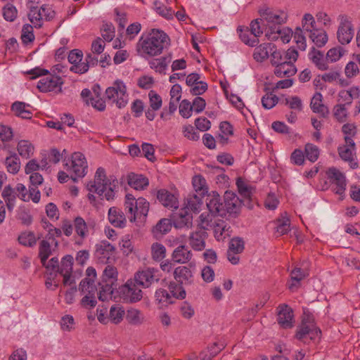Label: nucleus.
Returning a JSON list of instances; mask_svg holds the SVG:
<instances>
[{
	"mask_svg": "<svg viewBox=\"0 0 360 360\" xmlns=\"http://www.w3.org/2000/svg\"><path fill=\"white\" fill-rule=\"evenodd\" d=\"M168 36L162 30L153 29L147 34H143L138 46L143 53L148 56H155L162 53L169 44Z\"/></svg>",
	"mask_w": 360,
	"mask_h": 360,
	"instance_id": "nucleus-1",
	"label": "nucleus"
},
{
	"mask_svg": "<svg viewBox=\"0 0 360 360\" xmlns=\"http://www.w3.org/2000/svg\"><path fill=\"white\" fill-rule=\"evenodd\" d=\"M116 183L115 178L112 176L108 178L105 169L99 167L96 172L94 180L89 181L86 188L89 192L103 195L107 200H112L115 196Z\"/></svg>",
	"mask_w": 360,
	"mask_h": 360,
	"instance_id": "nucleus-2",
	"label": "nucleus"
},
{
	"mask_svg": "<svg viewBox=\"0 0 360 360\" xmlns=\"http://www.w3.org/2000/svg\"><path fill=\"white\" fill-rule=\"evenodd\" d=\"M124 209L130 221H134L137 217H146L149 211V202L143 198L136 199L131 194L125 196Z\"/></svg>",
	"mask_w": 360,
	"mask_h": 360,
	"instance_id": "nucleus-3",
	"label": "nucleus"
},
{
	"mask_svg": "<svg viewBox=\"0 0 360 360\" xmlns=\"http://www.w3.org/2000/svg\"><path fill=\"white\" fill-rule=\"evenodd\" d=\"M321 330L314 322V318L309 314H304L302 323L298 326L295 337L297 339L306 342L308 339L315 340L319 338Z\"/></svg>",
	"mask_w": 360,
	"mask_h": 360,
	"instance_id": "nucleus-4",
	"label": "nucleus"
},
{
	"mask_svg": "<svg viewBox=\"0 0 360 360\" xmlns=\"http://www.w3.org/2000/svg\"><path fill=\"white\" fill-rule=\"evenodd\" d=\"M106 99L115 103L118 108L126 106L128 103V94L124 84L120 81H115L112 86L105 90Z\"/></svg>",
	"mask_w": 360,
	"mask_h": 360,
	"instance_id": "nucleus-5",
	"label": "nucleus"
},
{
	"mask_svg": "<svg viewBox=\"0 0 360 360\" xmlns=\"http://www.w3.org/2000/svg\"><path fill=\"white\" fill-rule=\"evenodd\" d=\"M87 167L86 158L79 152H75L72 155L70 165L68 163L65 165V169L74 181H76L77 178L83 177L86 175Z\"/></svg>",
	"mask_w": 360,
	"mask_h": 360,
	"instance_id": "nucleus-6",
	"label": "nucleus"
},
{
	"mask_svg": "<svg viewBox=\"0 0 360 360\" xmlns=\"http://www.w3.org/2000/svg\"><path fill=\"white\" fill-rule=\"evenodd\" d=\"M139 287L135 281L128 280L124 285L118 288L119 295L126 302H136L143 297Z\"/></svg>",
	"mask_w": 360,
	"mask_h": 360,
	"instance_id": "nucleus-7",
	"label": "nucleus"
},
{
	"mask_svg": "<svg viewBox=\"0 0 360 360\" xmlns=\"http://www.w3.org/2000/svg\"><path fill=\"white\" fill-rule=\"evenodd\" d=\"M262 19L266 22V31L274 30L275 27L281 26L285 22L287 15L280 11H274L270 8L262 10L260 11Z\"/></svg>",
	"mask_w": 360,
	"mask_h": 360,
	"instance_id": "nucleus-8",
	"label": "nucleus"
},
{
	"mask_svg": "<svg viewBox=\"0 0 360 360\" xmlns=\"http://www.w3.org/2000/svg\"><path fill=\"white\" fill-rule=\"evenodd\" d=\"M328 179L333 185V191L342 195L346 190V178L343 173L335 167H330L327 172Z\"/></svg>",
	"mask_w": 360,
	"mask_h": 360,
	"instance_id": "nucleus-9",
	"label": "nucleus"
},
{
	"mask_svg": "<svg viewBox=\"0 0 360 360\" xmlns=\"http://www.w3.org/2000/svg\"><path fill=\"white\" fill-rule=\"evenodd\" d=\"M160 278L159 271L154 268H147L145 270L138 271L133 281L143 288H149L154 282H158Z\"/></svg>",
	"mask_w": 360,
	"mask_h": 360,
	"instance_id": "nucleus-10",
	"label": "nucleus"
},
{
	"mask_svg": "<svg viewBox=\"0 0 360 360\" xmlns=\"http://www.w3.org/2000/svg\"><path fill=\"white\" fill-rule=\"evenodd\" d=\"M340 25L337 32V38L341 44H349L354 37L353 26L348 17L340 16Z\"/></svg>",
	"mask_w": 360,
	"mask_h": 360,
	"instance_id": "nucleus-11",
	"label": "nucleus"
},
{
	"mask_svg": "<svg viewBox=\"0 0 360 360\" xmlns=\"http://www.w3.org/2000/svg\"><path fill=\"white\" fill-rule=\"evenodd\" d=\"M96 255L101 262L108 263L114 256L115 248L107 240H102L96 245Z\"/></svg>",
	"mask_w": 360,
	"mask_h": 360,
	"instance_id": "nucleus-12",
	"label": "nucleus"
},
{
	"mask_svg": "<svg viewBox=\"0 0 360 360\" xmlns=\"http://www.w3.org/2000/svg\"><path fill=\"white\" fill-rule=\"evenodd\" d=\"M243 200H240L237 195L231 191H226L224 195V208H225V214H236L240 210V207Z\"/></svg>",
	"mask_w": 360,
	"mask_h": 360,
	"instance_id": "nucleus-13",
	"label": "nucleus"
},
{
	"mask_svg": "<svg viewBox=\"0 0 360 360\" xmlns=\"http://www.w3.org/2000/svg\"><path fill=\"white\" fill-rule=\"evenodd\" d=\"M206 204L210 213L212 216L225 215V208L224 203L221 202V198L217 193L213 192L212 195H207Z\"/></svg>",
	"mask_w": 360,
	"mask_h": 360,
	"instance_id": "nucleus-14",
	"label": "nucleus"
},
{
	"mask_svg": "<svg viewBox=\"0 0 360 360\" xmlns=\"http://www.w3.org/2000/svg\"><path fill=\"white\" fill-rule=\"evenodd\" d=\"M207 233L202 229H196L194 232L190 234L188 238L189 245L196 251H201L205 248V239Z\"/></svg>",
	"mask_w": 360,
	"mask_h": 360,
	"instance_id": "nucleus-15",
	"label": "nucleus"
},
{
	"mask_svg": "<svg viewBox=\"0 0 360 360\" xmlns=\"http://www.w3.org/2000/svg\"><path fill=\"white\" fill-rule=\"evenodd\" d=\"M293 32L291 29L288 27H283L281 26L275 27L274 30L266 32V37L269 40L274 41L281 38L283 43H288L290 41L292 37Z\"/></svg>",
	"mask_w": 360,
	"mask_h": 360,
	"instance_id": "nucleus-16",
	"label": "nucleus"
},
{
	"mask_svg": "<svg viewBox=\"0 0 360 360\" xmlns=\"http://www.w3.org/2000/svg\"><path fill=\"white\" fill-rule=\"evenodd\" d=\"M293 311L287 305L279 307L277 321L278 324L283 328H290L293 326Z\"/></svg>",
	"mask_w": 360,
	"mask_h": 360,
	"instance_id": "nucleus-17",
	"label": "nucleus"
},
{
	"mask_svg": "<svg viewBox=\"0 0 360 360\" xmlns=\"http://www.w3.org/2000/svg\"><path fill=\"white\" fill-rule=\"evenodd\" d=\"M173 223L176 229H188L193 226V216L186 209H181L179 213L174 217Z\"/></svg>",
	"mask_w": 360,
	"mask_h": 360,
	"instance_id": "nucleus-18",
	"label": "nucleus"
},
{
	"mask_svg": "<svg viewBox=\"0 0 360 360\" xmlns=\"http://www.w3.org/2000/svg\"><path fill=\"white\" fill-rule=\"evenodd\" d=\"M157 198L165 207L176 209L179 206L177 198L166 189H160L157 192Z\"/></svg>",
	"mask_w": 360,
	"mask_h": 360,
	"instance_id": "nucleus-19",
	"label": "nucleus"
},
{
	"mask_svg": "<svg viewBox=\"0 0 360 360\" xmlns=\"http://www.w3.org/2000/svg\"><path fill=\"white\" fill-rule=\"evenodd\" d=\"M60 84L62 82L60 77L49 75L38 82L37 88L41 92H48L54 91Z\"/></svg>",
	"mask_w": 360,
	"mask_h": 360,
	"instance_id": "nucleus-20",
	"label": "nucleus"
},
{
	"mask_svg": "<svg viewBox=\"0 0 360 360\" xmlns=\"http://www.w3.org/2000/svg\"><path fill=\"white\" fill-rule=\"evenodd\" d=\"M340 158L348 162L351 169H354L359 167V163L356 160L355 150L348 146H339L338 148Z\"/></svg>",
	"mask_w": 360,
	"mask_h": 360,
	"instance_id": "nucleus-21",
	"label": "nucleus"
},
{
	"mask_svg": "<svg viewBox=\"0 0 360 360\" xmlns=\"http://www.w3.org/2000/svg\"><path fill=\"white\" fill-rule=\"evenodd\" d=\"M108 220L115 227H124L127 220L123 212L116 207H112L108 211Z\"/></svg>",
	"mask_w": 360,
	"mask_h": 360,
	"instance_id": "nucleus-22",
	"label": "nucleus"
},
{
	"mask_svg": "<svg viewBox=\"0 0 360 360\" xmlns=\"http://www.w3.org/2000/svg\"><path fill=\"white\" fill-rule=\"evenodd\" d=\"M192 257L191 251L185 245H179L175 248L172 255L173 261L179 264H185L189 262Z\"/></svg>",
	"mask_w": 360,
	"mask_h": 360,
	"instance_id": "nucleus-23",
	"label": "nucleus"
},
{
	"mask_svg": "<svg viewBox=\"0 0 360 360\" xmlns=\"http://www.w3.org/2000/svg\"><path fill=\"white\" fill-rule=\"evenodd\" d=\"M116 284L112 283V281H102L98 283V289H97L98 299L101 301H106L112 297L114 289L116 288Z\"/></svg>",
	"mask_w": 360,
	"mask_h": 360,
	"instance_id": "nucleus-24",
	"label": "nucleus"
},
{
	"mask_svg": "<svg viewBox=\"0 0 360 360\" xmlns=\"http://www.w3.org/2000/svg\"><path fill=\"white\" fill-rule=\"evenodd\" d=\"M297 72V69L292 63L284 60L282 63L276 65L274 72L278 77H290L293 76Z\"/></svg>",
	"mask_w": 360,
	"mask_h": 360,
	"instance_id": "nucleus-25",
	"label": "nucleus"
},
{
	"mask_svg": "<svg viewBox=\"0 0 360 360\" xmlns=\"http://www.w3.org/2000/svg\"><path fill=\"white\" fill-rule=\"evenodd\" d=\"M129 186L135 190H143L148 186V179L141 174L130 173L127 176Z\"/></svg>",
	"mask_w": 360,
	"mask_h": 360,
	"instance_id": "nucleus-26",
	"label": "nucleus"
},
{
	"mask_svg": "<svg viewBox=\"0 0 360 360\" xmlns=\"http://www.w3.org/2000/svg\"><path fill=\"white\" fill-rule=\"evenodd\" d=\"M202 197L201 194L198 195L195 193H190L185 199V207L186 210H189L193 212H198L202 205Z\"/></svg>",
	"mask_w": 360,
	"mask_h": 360,
	"instance_id": "nucleus-27",
	"label": "nucleus"
},
{
	"mask_svg": "<svg viewBox=\"0 0 360 360\" xmlns=\"http://www.w3.org/2000/svg\"><path fill=\"white\" fill-rule=\"evenodd\" d=\"M275 49L271 43H264L255 49L253 58L257 62H262L269 58V52Z\"/></svg>",
	"mask_w": 360,
	"mask_h": 360,
	"instance_id": "nucleus-28",
	"label": "nucleus"
},
{
	"mask_svg": "<svg viewBox=\"0 0 360 360\" xmlns=\"http://www.w3.org/2000/svg\"><path fill=\"white\" fill-rule=\"evenodd\" d=\"M85 60V63H82L79 64V65H72L70 70L75 73L83 74L88 71L90 66H95L98 62L97 57L93 56L91 53L86 55Z\"/></svg>",
	"mask_w": 360,
	"mask_h": 360,
	"instance_id": "nucleus-29",
	"label": "nucleus"
},
{
	"mask_svg": "<svg viewBox=\"0 0 360 360\" xmlns=\"http://www.w3.org/2000/svg\"><path fill=\"white\" fill-rule=\"evenodd\" d=\"M308 272L305 269L295 267L290 273L291 281L288 284V288L291 291L297 290L300 286V282L308 276Z\"/></svg>",
	"mask_w": 360,
	"mask_h": 360,
	"instance_id": "nucleus-30",
	"label": "nucleus"
},
{
	"mask_svg": "<svg viewBox=\"0 0 360 360\" xmlns=\"http://www.w3.org/2000/svg\"><path fill=\"white\" fill-rule=\"evenodd\" d=\"M86 272V277L80 282L79 290L80 291H85L90 288V291L94 292V288H96L94 285V279L96 276V270L92 267H89Z\"/></svg>",
	"mask_w": 360,
	"mask_h": 360,
	"instance_id": "nucleus-31",
	"label": "nucleus"
},
{
	"mask_svg": "<svg viewBox=\"0 0 360 360\" xmlns=\"http://www.w3.org/2000/svg\"><path fill=\"white\" fill-rule=\"evenodd\" d=\"M155 302L158 308L162 309L172 304L174 300L167 290L160 288L155 292Z\"/></svg>",
	"mask_w": 360,
	"mask_h": 360,
	"instance_id": "nucleus-32",
	"label": "nucleus"
},
{
	"mask_svg": "<svg viewBox=\"0 0 360 360\" xmlns=\"http://www.w3.org/2000/svg\"><path fill=\"white\" fill-rule=\"evenodd\" d=\"M213 229L214 237L217 240H222L226 237L229 236L230 226L222 219H218L214 222Z\"/></svg>",
	"mask_w": 360,
	"mask_h": 360,
	"instance_id": "nucleus-33",
	"label": "nucleus"
},
{
	"mask_svg": "<svg viewBox=\"0 0 360 360\" xmlns=\"http://www.w3.org/2000/svg\"><path fill=\"white\" fill-rule=\"evenodd\" d=\"M174 276L179 283H189L191 282L193 275L190 269L181 266L174 269Z\"/></svg>",
	"mask_w": 360,
	"mask_h": 360,
	"instance_id": "nucleus-34",
	"label": "nucleus"
},
{
	"mask_svg": "<svg viewBox=\"0 0 360 360\" xmlns=\"http://www.w3.org/2000/svg\"><path fill=\"white\" fill-rule=\"evenodd\" d=\"M323 96L319 92H316L311 100L310 106L314 112L321 113L323 115L328 112L327 108L323 104Z\"/></svg>",
	"mask_w": 360,
	"mask_h": 360,
	"instance_id": "nucleus-35",
	"label": "nucleus"
},
{
	"mask_svg": "<svg viewBox=\"0 0 360 360\" xmlns=\"http://www.w3.org/2000/svg\"><path fill=\"white\" fill-rule=\"evenodd\" d=\"M17 150L22 158L28 159L34 154V147L29 141L21 140L17 145Z\"/></svg>",
	"mask_w": 360,
	"mask_h": 360,
	"instance_id": "nucleus-36",
	"label": "nucleus"
},
{
	"mask_svg": "<svg viewBox=\"0 0 360 360\" xmlns=\"http://www.w3.org/2000/svg\"><path fill=\"white\" fill-rule=\"evenodd\" d=\"M309 32V38L311 41L315 44V45L318 47H322L324 46L328 41V36L326 32L323 30H319L317 29H314Z\"/></svg>",
	"mask_w": 360,
	"mask_h": 360,
	"instance_id": "nucleus-37",
	"label": "nucleus"
},
{
	"mask_svg": "<svg viewBox=\"0 0 360 360\" xmlns=\"http://www.w3.org/2000/svg\"><path fill=\"white\" fill-rule=\"evenodd\" d=\"M237 32L239 33V37L241 41L250 46H255L259 43V39L252 37H250V30L248 27H238L237 28Z\"/></svg>",
	"mask_w": 360,
	"mask_h": 360,
	"instance_id": "nucleus-38",
	"label": "nucleus"
},
{
	"mask_svg": "<svg viewBox=\"0 0 360 360\" xmlns=\"http://www.w3.org/2000/svg\"><path fill=\"white\" fill-rule=\"evenodd\" d=\"M41 12V7L40 8L34 6H30V7L28 18L35 27H41L42 25L43 16Z\"/></svg>",
	"mask_w": 360,
	"mask_h": 360,
	"instance_id": "nucleus-39",
	"label": "nucleus"
},
{
	"mask_svg": "<svg viewBox=\"0 0 360 360\" xmlns=\"http://www.w3.org/2000/svg\"><path fill=\"white\" fill-rule=\"evenodd\" d=\"M38 239H39V237L37 238L32 231L22 232L18 238L19 243L26 247L34 246Z\"/></svg>",
	"mask_w": 360,
	"mask_h": 360,
	"instance_id": "nucleus-40",
	"label": "nucleus"
},
{
	"mask_svg": "<svg viewBox=\"0 0 360 360\" xmlns=\"http://www.w3.org/2000/svg\"><path fill=\"white\" fill-rule=\"evenodd\" d=\"M2 196L5 200L8 210H12L15 206L17 194L15 189L10 186H6L3 190Z\"/></svg>",
	"mask_w": 360,
	"mask_h": 360,
	"instance_id": "nucleus-41",
	"label": "nucleus"
},
{
	"mask_svg": "<svg viewBox=\"0 0 360 360\" xmlns=\"http://www.w3.org/2000/svg\"><path fill=\"white\" fill-rule=\"evenodd\" d=\"M52 254L51 248L49 242L42 240L39 245V257L42 265H45L46 260Z\"/></svg>",
	"mask_w": 360,
	"mask_h": 360,
	"instance_id": "nucleus-42",
	"label": "nucleus"
},
{
	"mask_svg": "<svg viewBox=\"0 0 360 360\" xmlns=\"http://www.w3.org/2000/svg\"><path fill=\"white\" fill-rule=\"evenodd\" d=\"M170 62L169 57H160L159 58L152 59L149 61L150 67L160 73H165L168 63Z\"/></svg>",
	"mask_w": 360,
	"mask_h": 360,
	"instance_id": "nucleus-43",
	"label": "nucleus"
},
{
	"mask_svg": "<svg viewBox=\"0 0 360 360\" xmlns=\"http://www.w3.org/2000/svg\"><path fill=\"white\" fill-rule=\"evenodd\" d=\"M83 293H86V295L82 299L81 305L85 308H93L96 304L97 301L95 297L96 293L97 292V288H94V292L90 291V288L85 291H81Z\"/></svg>",
	"mask_w": 360,
	"mask_h": 360,
	"instance_id": "nucleus-44",
	"label": "nucleus"
},
{
	"mask_svg": "<svg viewBox=\"0 0 360 360\" xmlns=\"http://www.w3.org/2000/svg\"><path fill=\"white\" fill-rule=\"evenodd\" d=\"M5 165L8 172L12 174L18 173L20 168V159L15 153L6 158Z\"/></svg>",
	"mask_w": 360,
	"mask_h": 360,
	"instance_id": "nucleus-45",
	"label": "nucleus"
},
{
	"mask_svg": "<svg viewBox=\"0 0 360 360\" xmlns=\"http://www.w3.org/2000/svg\"><path fill=\"white\" fill-rule=\"evenodd\" d=\"M309 57L319 70H326L328 69V65L324 60L323 54L321 51L313 49V51L309 53Z\"/></svg>",
	"mask_w": 360,
	"mask_h": 360,
	"instance_id": "nucleus-46",
	"label": "nucleus"
},
{
	"mask_svg": "<svg viewBox=\"0 0 360 360\" xmlns=\"http://www.w3.org/2000/svg\"><path fill=\"white\" fill-rule=\"evenodd\" d=\"M74 226L76 233L82 238H84L89 233L88 225L83 218L77 217L74 220Z\"/></svg>",
	"mask_w": 360,
	"mask_h": 360,
	"instance_id": "nucleus-47",
	"label": "nucleus"
},
{
	"mask_svg": "<svg viewBox=\"0 0 360 360\" xmlns=\"http://www.w3.org/2000/svg\"><path fill=\"white\" fill-rule=\"evenodd\" d=\"M152 258L155 261H160L166 256L165 247L159 243H155L151 246Z\"/></svg>",
	"mask_w": 360,
	"mask_h": 360,
	"instance_id": "nucleus-48",
	"label": "nucleus"
},
{
	"mask_svg": "<svg viewBox=\"0 0 360 360\" xmlns=\"http://www.w3.org/2000/svg\"><path fill=\"white\" fill-rule=\"evenodd\" d=\"M154 9L160 16L167 20L172 19L174 15V12L171 8H167L157 1L154 2Z\"/></svg>",
	"mask_w": 360,
	"mask_h": 360,
	"instance_id": "nucleus-49",
	"label": "nucleus"
},
{
	"mask_svg": "<svg viewBox=\"0 0 360 360\" xmlns=\"http://www.w3.org/2000/svg\"><path fill=\"white\" fill-rule=\"evenodd\" d=\"M73 262L74 259L72 256L67 255L63 257L61 261V264L59 266V271L58 273L60 274H67L68 273H72Z\"/></svg>",
	"mask_w": 360,
	"mask_h": 360,
	"instance_id": "nucleus-50",
	"label": "nucleus"
},
{
	"mask_svg": "<svg viewBox=\"0 0 360 360\" xmlns=\"http://www.w3.org/2000/svg\"><path fill=\"white\" fill-rule=\"evenodd\" d=\"M2 15L6 21L13 22L18 15L17 8L13 4L8 3L2 8Z\"/></svg>",
	"mask_w": 360,
	"mask_h": 360,
	"instance_id": "nucleus-51",
	"label": "nucleus"
},
{
	"mask_svg": "<svg viewBox=\"0 0 360 360\" xmlns=\"http://www.w3.org/2000/svg\"><path fill=\"white\" fill-rule=\"evenodd\" d=\"M172 223L169 219H162L153 228V231L155 234H166L170 231Z\"/></svg>",
	"mask_w": 360,
	"mask_h": 360,
	"instance_id": "nucleus-52",
	"label": "nucleus"
},
{
	"mask_svg": "<svg viewBox=\"0 0 360 360\" xmlns=\"http://www.w3.org/2000/svg\"><path fill=\"white\" fill-rule=\"evenodd\" d=\"M124 315V310L119 305H114L110 309L109 318L114 323H119Z\"/></svg>",
	"mask_w": 360,
	"mask_h": 360,
	"instance_id": "nucleus-53",
	"label": "nucleus"
},
{
	"mask_svg": "<svg viewBox=\"0 0 360 360\" xmlns=\"http://www.w3.org/2000/svg\"><path fill=\"white\" fill-rule=\"evenodd\" d=\"M236 186L240 195L246 200H250L252 188L241 178H238Z\"/></svg>",
	"mask_w": 360,
	"mask_h": 360,
	"instance_id": "nucleus-54",
	"label": "nucleus"
},
{
	"mask_svg": "<svg viewBox=\"0 0 360 360\" xmlns=\"http://www.w3.org/2000/svg\"><path fill=\"white\" fill-rule=\"evenodd\" d=\"M304 153L310 162H314L319 158V149L316 146L309 143L305 145Z\"/></svg>",
	"mask_w": 360,
	"mask_h": 360,
	"instance_id": "nucleus-55",
	"label": "nucleus"
},
{
	"mask_svg": "<svg viewBox=\"0 0 360 360\" xmlns=\"http://www.w3.org/2000/svg\"><path fill=\"white\" fill-rule=\"evenodd\" d=\"M17 219L26 226H29L32 222V217L30 210L25 207H20L18 210Z\"/></svg>",
	"mask_w": 360,
	"mask_h": 360,
	"instance_id": "nucleus-56",
	"label": "nucleus"
},
{
	"mask_svg": "<svg viewBox=\"0 0 360 360\" xmlns=\"http://www.w3.org/2000/svg\"><path fill=\"white\" fill-rule=\"evenodd\" d=\"M127 319L131 324L137 325L142 323L143 317L139 310L132 309L127 311Z\"/></svg>",
	"mask_w": 360,
	"mask_h": 360,
	"instance_id": "nucleus-57",
	"label": "nucleus"
},
{
	"mask_svg": "<svg viewBox=\"0 0 360 360\" xmlns=\"http://www.w3.org/2000/svg\"><path fill=\"white\" fill-rule=\"evenodd\" d=\"M333 115L339 122H344L347 117V110L345 105L337 104L333 108Z\"/></svg>",
	"mask_w": 360,
	"mask_h": 360,
	"instance_id": "nucleus-58",
	"label": "nucleus"
},
{
	"mask_svg": "<svg viewBox=\"0 0 360 360\" xmlns=\"http://www.w3.org/2000/svg\"><path fill=\"white\" fill-rule=\"evenodd\" d=\"M101 35L106 41H110L115 37V27L111 23H104L101 28Z\"/></svg>",
	"mask_w": 360,
	"mask_h": 360,
	"instance_id": "nucleus-59",
	"label": "nucleus"
},
{
	"mask_svg": "<svg viewBox=\"0 0 360 360\" xmlns=\"http://www.w3.org/2000/svg\"><path fill=\"white\" fill-rule=\"evenodd\" d=\"M278 101V97L273 93H266L262 98V105L266 109L272 108Z\"/></svg>",
	"mask_w": 360,
	"mask_h": 360,
	"instance_id": "nucleus-60",
	"label": "nucleus"
},
{
	"mask_svg": "<svg viewBox=\"0 0 360 360\" xmlns=\"http://www.w3.org/2000/svg\"><path fill=\"white\" fill-rule=\"evenodd\" d=\"M117 271L115 267L108 265L103 271V279L105 281H112V283H116Z\"/></svg>",
	"mask_w": 360,
	"mask_h": 360,
	"instance_id": "nucleus-61",
	"label": "nucleus"
},
{
	"mask_svg": "<svg viewBox=\"0 0 360 360\" xmlns=\"http://www.w3.org/2000/svg\"><path fill=\"white\" fill-rule=\"evenodd\" d=\"M150 106L153 110H159L162 103V98L155 91L151 90L148 94Z\"/></svg>",
	"mask_w": 360,
	"mask_h": 360,
	"instance_id": "nucleus-62",
	"label": "nucleus"
},
{
	"mask_svg": "<svg viewBox=\"0 0 360 360\" xmlns=\"http://www.w3.org/2000/svg\"><path fill=\"white\" fill-rule=\"evenodd\" d=\"M21 39L23 43L27 44L34 39L33 34V27L32 25L26 24L22 27Z\"/></svg>",
	"mask_w": 360,
	"mask_h": 360,
	"instance_id": "nucleus-63",
	"label": "nucleus"
},
{
	"mask_svg": "<svg viewBox=\"0 0 360 360\" xmlns=\"http://www.w3.org/2000/svg\"><path fill=\"white\" fill-rule=\"evenodd\" d=\"M244 250V241L240 238H233L229 243V250L235 253H241Z\"/></svg>",
	"mask_w": 360,
	"mask_h": 360,
	"instance_id": "nucleus-64",
	"label": "nucleus"
}]
</instances>
